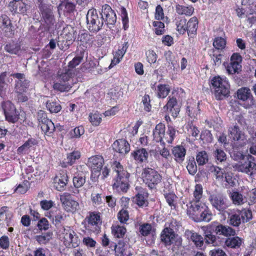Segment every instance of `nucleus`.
<instances>
[{"label": "nucleus", "mask_w": 256, "mask_h": 256, "mask_svg": "<svg viewBox=\"0 0 256 256\" xmlns=\"http://www.w3.org/2000/svg\"><path fill=\"white\" fill-rule=\"evenodd\" d=\"M112 166L114 172L116 173L113 178V189L118 192H126L130 186V174L118 162L115 161Z\"/></svg>", "instance_id": "1"}, {"label": "nucleus", "mask_w": 256, "mask_h": 256, "mask_svg": "<svg viewBox=\"0 0 256 256\" xmlns=\"http://www.w3.org/2000/svg\"><path fill=\"white\" fill-rule=\"evenodd\" d=\"M187 213L190 218L196 222H210L212 214L204 203L187 205Z\"/></svg>", "instance_id": "2"}, {"label": "nucleus", "mask_w": 256, "mask_h": 256, "mask_svg": "<svg viewBox=\"0 0 256 256\" xmlns=\"http://www.w3.org/2000/svg\"><path fill=\"white\" fill-rule=\"evenodd\" d=\"M210 88L217 100H222L229 96L230 85L226 78L214 77L211 80Z\"/></svg>", "instance_id": "3"}, {"label": "nucleus", "mask_w": 256, "mask_h": 256, "mask_svg": "<svg viewBox=\"0 0 256 256\" xmlns=\"http://www.w3.org/2000/svg\"><path fill=\"white\" fill-rule=\"evenodd\" d=\"M95 8L90 9L86 16V28L91 32L97 33L104 26V20Z\"/></svg>", "instance_id": "4"}, {"label": "nucleus", "mask_w": 256, "mask_h": 256, "mask_svg": "<svg viewBox=\"0 0 256 256\" xmlns=\"http://www.w3.org/2000/svg\"><path fill=\"white\" fill-rule=\"evenodd\" d=\"M142 178L144 183L151 190L156 189L162 180V176L158 171L149 168L143 169Z\"/></svg>", "instance_id": "5"}, {"label": "nucleus", "mask_w": 256, "mask_h": 256, "mask_svg": "<svg viewBox=\"0 0 256 256\" xmlns=\"http://www.w3.org/2000/svg\"><path fill=\"white\" fill-rule=\"evenodd\" d=\"M252 218V212L250 210H236L229 214V224L233 226L238 227L242 223L250 221Z\"/></svg>", "instance_id": "6"}, {"label": "nucleus", "mask_w": 256, "mask_h": 256, "mask_svg": "<svg viewBox=\"0 0 256 256\" xmlns=\"http://www.w3.org/2000/svg\"><path fill=\"white\" fill-rule=\"evenodd\" d=\"M238 172L247 174L253 178H256V163L254 158L250 155L246 156L236 166Z\"/></svg>", "instance_id": "7"}, {"label": "nucleus", "mask_w": 256, "mask_h": 256, "mask_svg": "<svg viewBox=\"0 0 256 256\" xmlns=\"http://www.w3.org/2000/svg\"><path fill=\"white\" fill-rule=\"evenodd\" d=\"M160 240L166 246L172 244L179 248L182 244V238L175 232L168 231V228H164L160 234Z\"/></svg>", "instance_id": "8"}, {"label": "nucleus", "mask_w": 256, "mask_h": 256, "mask_svg": "<svg viewBox=\"0 0 256 256\" xmlns=\"http://www.w3.org/2000/svg\"><path fill=\"white\" fill-rule=\"evenodd\" d=\"M6 120L9 122L16 123L20 118V112L11 102L7 100L2 103Z\"/></svg>", "instance_id": "9"}, {"label": "nucleus", "mask_w": 256, "mask_h": 256, "mask_svg": "<svg viewBox=\"0 0 256 256\" xmlns=\"http://www.w3.org/2000/svg\"><path fill=\"white\" fill-rule=\"evenodd\" d=\"M104 24L107 28L112 29L116 22V16L114 10L108 4H104L102 6L101 11L99 12Z\"/></svg>", "instance_id": "10"}, {"label": "nucleus", "mask_w": 256, "mask_h": 256, "mask_svg": "<svg viewBox=\"0 0 256 256\" xmlns=\"http://www.w3.org/2000/svg\"><path fill=\"white\" fill-rule=\"evenodd\" d=\"M37 119L38 126L45 134L50 136L54 132L56 128L54 124L47 118V115L44 111L38 112Z\"/></svg>", "instance_id": "11"}, {"label": "nucleus", "mask_w": 256, "mask_h": 256, "mask_svg": "<svg viewBox=\"0 0 256 256\" xmlns=\"http://www.w3.org/2000/svg\"><path fill=\"white\" fill-rule=\"evenodd\" d=\"M40 10L46 27L49 30L55 23L52 7L50 5L41 4L40 6Z\"/></svg>", "instance_id": "12"}, {"label": "nucleus", "mask_w": 256, "mask_h": 256, "mask_svg": "<svg viewBox=\"0 0 256 256\" xmlns=\"http://www.w3.org/2000/svg\"><path fill=\"white\" fill-rule=\"evenodd\" d=\"M11 76L16 78L15 91L16 93H23L29 86L30 81L26 78L25 75L22 73H14L10 74Z\"/></svg>", "instance_id": "13"}, {"label": "nucleus", "mask_w": 256, "mask_h": 256, "mask_svg": "<svg viewBox=\"0 0 256 256\" xmlns=\"http://www.w3.org/2000/svg\"><path fill=\"white\" fill-rule=\"evenodd\" d=\"M0 32L8 38L12 37L14 34V26L10 18L6 15L0 16Z\"/></svg>", "instance_id": "14"}, {"label": "nucleus", "mask_w": 256, "mask_h": 256, "mask_svg": "<svg viewBox=\"0 0 256 256\" xmlns=\"http://www.w3.org/2000/svg\"><path fill=\"white\" fill-rule=\"evenodd\" d=\"M180 108L176 98L174 96H169L168 102L163 108L166 110L168 114H170L174 118H176L179 114Z\"/></svg>", "instance_id": "15"}, {"label": "nucleus", "mask_w": 256, "mask_h": 256, "mask_svg": "<svg viewBox=\"0 0 256 256\" xmlns=\"http://www.w3.org/2000/svg\"><path fill=\"white\" fill-rule=\"evenodd\" d=\"M60 200L65 210L68 212H75L79 208L78 203L71 198V195L68 192H64L60 196Z\"/></svg>", "instance_id": "16"}, {"label": "nucleus", "mask_w": 256, "mask_h": 256, "mask_svg": "<svg viewBox=\"0 0 256 256\" xmlns=\"http://www.w3.org/2000/svg\"><path fill=\"white\" fill-rule=\"evenodd\" d=\"M208 200L212 206L220 212H224L228 207L224 198L220 194H210Z\"/></svg>", "instance_id": "17"}, {"label": "nucleus", "mask_w": 256, "mask_h": 256, "mask_svg": "<svg viewBox=\"0 0 256 256\" xmlns=\"http://www.w3.org/2000/svg\"><path fill=\"white\" fill-rule=\"evenodd\" d=\"M10 10L14 14H26L29 6L22 0H13L8 4Z\"/></svg>", "instance_id": "18"}, {"label": "nucleus", "mask_w": 256, "mask_h": 256, "mask_svg": "<svg viewBox=\"0 0 256 256\" xmlns=\"http://www.w3.org/2000/svg\"><path fill=\"white\" fill-rule=\"evenodd\" d=\"M136 190L137 194L134 198V202L140 207L147 206L148 204V194L146 190L142 187H136Z\"/></svg>", "instance_id": "19"}, {"label": "nucleus", "mask_w": 256, "mask_h": 256, "mask_svg": "<svg viewBox=\"0 0 256 256\" xmlns=\"http://www.w3.org/2000/svg\"><path fill=\"white\" fill-rule=\"evenodd\" d=\"M87 218L88 228L94 232H98L100 230L98 224L102 223L100 213L91 212Z\"/></svg>", "instance_id": "20"}, {"label": "nucleus", "mask_w": 256, "mask_h": 256, "mask_svg": "<svg viewBox=\"0 0 256 256\" xmlns=\"http://www.w3.org/2000/svg\"><path fill=\"white\" fill-rule=\"evenodd\" d=\"M166 127L164 124L160 123L156 125L153 130V140L156 142H160L162 146L166 145Z\"/></svg>", "instance_id": "21"}, {"label": "nucleus", "mask_w": 256, "mask_h": 256, "mask_svg": "<svg viewBox=\"0 0 256 256\" xmlns=\"http://www.w3.org/2000/svg\"><path fill=\"white\" fill-rule=\"evenodd\" d=\"M68 182V176L65 170L60 171L54 178V187L58 191L64 190Z\"/></svg>", "instance_id": "22"}, {"label": "nucleus", "mask_w": 256, "mask_h": 256, "mask_svg": "<svg viewBox=\"0 0 256 256\" xmlns=\"http://www.w3.org/2000/svg\"><path fill=\"white\" fill-rule=\"evenodd\" d=\"M184 234L187 238L194 243L196 248L198 249H202L204 246V239L202 236L190 230H186Z\"/></svg>", "instance_id": "23"}, {"label": "nucleus", "mask_w": 256, "mask_h": 256, "mask_svg": "<svg viewBox=\"0 0 256 256\" xmlns=\"http://www.w3.org/2000/svg\"><path fill=\"white\" fill-rule=\"evenodd\" d=\"M198 25V20L196 16L190 18L186 24V32L190 42H194V38L196 34Z\"/></svg>", "instance_id": "24"}, {"label": "nucleus", "mask_w": 256, "mask_h": 256, "mask_svg": "<svg viewBox=\"0 0 256 256\" xmlns=\"http://www.w3.org/2000/svg\"><path fill=\"white\" fill-rule=\"evenodd\" d=\"M113 150L120 154H124L130 150V146L124 139L116 140L112 144Z\"/></svg>", "instance_id": "25"}, {"label": "nucleus", "mask_w": 256, "mask_h": 256, "mask_svg": "<svg viewBox=\"0 0 256 256\" xmlns=\"http://www.w3.org/2000/svg\"><path fill=\"white\" fill-rule=\"evenodd\" d=\"M238 98L242 100L250 101L249 105L252 106L254 104V100L252 94L250 90L248 88H242L237 92Z\"/></svg>", "instance_id": "26"}, {"label": "nucleus", "mask_w": 256, "mask_h": 256, "mask_svg": "<svg viewBox=\"0 0 256 256\" xmlns=\"http://www.w3.org/2000/svg\"><path fill=\"white\" fill-rule=\"evenodd\" d=\"M214 231L217 234L228 236H234L236 230L228 226H224L222 224H218L213 227Z\"/></svg>", "instance_id": "27"}, {"label": "nucleus", "mask_w": 256, "mask_h": 256, "mask_svg": "<svg viewBox=\"0 0 256 256\" xmlns=\"http://www.w3.org/2000/svg\"><path fill=\"white\" fill-rule=\"evenodd\" d=\"M131 156L138 163H142L148 160V152L146 148H140L132 152Z\"/></svg>", "instance_id": "28"}, {"label": "nucleus", "mask_w": 256, "mask_h": 256, "mask_svg": "<svg viewBox=\"0 0 256 256\" xmlns=\"http://www.w3.org/2000/svg\"><path fill=\"white\" fill-rule=\"evenodd\" d=\"M229 136L233 140H244L245 139L244 133L240 130L239 127L234 125L228 129Z\"/></svg>", "instance_id": "29"}, {"label": "nucleus", "mask_w": 256, "mask_h": 256, "mask_svg": "<svg viewBox=\"0 0 256 256\" xmlns=\"http://www.w3.org/2000/svg\"><path fill=\"white\" fill-rule=\"evenodd\" d=\"M104 160L101 156H95L88 158V165L92 170H100L103 166Z\"/></svg>", "instance_id": "30"}, {"label": "nucleus", "mask_w": 256, "mask_h": 256, "mask_svg": "<svg viewBox=\"0 0 256 256\" xmlns=\"http://www.w3.org/2000/svg\"><path fill=\"white\" fill-rule=\"evenodd\" d=\"M64 238L69 243L72 244L73 247L78 246V238L76 236L75 232L70 227L64 228Z\"/></svg>", "instance_id": "31"}, {"label": "nucleus", "mask_w": 256, "mask_h": 256, "mask_svg": "<svg viewBox=\"0 0 256 256\" xmlns=\"http://www.w3.org/2000/svg\"><path fill=\"white\" fill-rule=\"evenodd\" d=\"M46 216L52 220V223L56 226L60 224L66 218L64 214L56 208L55 210H51Z\"/></svg>", "instance_id": "32"}, {"label": "nucleus", "mask_w": 256, "mask_h": 256, "mask_svg": "<svg viewBox=\"0 0 256 256\" xmlns=\"http://www.w3.org/2000/svg\"><path fill=\"white\" fill-rule=\"evenodd\" d=\"M76 6L72 2L69 0L62 1L58 6V10L59 13L63 10L64 14H70L74 10Z\"/></svg>", "instance_id": "33"}, {"label": "nucleus", "mask_w": 256, "mask_h": 256, "mask_svg": "<svg viewBox=\"0 0 256 256\" xmlns=\"http://www.w3.org/2000/svg\"><path fill=\"white\" fill-rule=\"evenodd\" d=\"M242 242V239L238 236L226 238L224 242V247L227 248H239Z\"/></svg>", "instance_id": "34"}, {"label": "nucleus", "mask_w": 256, "mask_h": 256, "mask_svg": "<svg viewBox=\"0 0 256 256\" xmlns=\"http://www.w3.org/2000/svg\"><path fill=\"white\" fill-rule=\"evenodd\" d=\"M202 186L200 184H196L194 188V190L193 192L194 199L190 201L187 205L190 206V204H197V203H202L200 200L202 198Z\"/></svg>", "instance_id": "35"}, {"label": "nucleus", "mask_w": 256, "mask_h": 256, "mask_svg": "<svg viewBox=\"0 0 256 256\" xmlns=\"http://www.w3.org/2000/svg\"><path fill=\"white\" fill-rule=\"evenodd\" d=\"M172 153L177 162H182L186 156V150L183 146H177L172 148Z\"/></svg>", "instance_id": "36"}, {"label": "nucleus", "mask_w": 256, "mask_h": 256, "mask_svg": "<svg viewBox=\"0 0 256 256\" xmlns=\"http://www.w3.org/2000/svg\"><path fill=\"white\" fill-rule=\"evenodd\" d=\"M4 50L8 53L12 54H18L21 50L20 45L14 42L6 44L4 47Z\"/></svg>", "instance_id": "37"}, {"label": "nucleus", "mask_w": 256, "mask_h": 256, "mask_svg": "<svg viewBox=\"0 0 256 256\" xmlns=\"http://www.w3.org/2000/svg\"><path fill=\"white\" fill-rule=\"evenodd\" d=\"M72 86V83H68L56 78L53 84L54 90L60 92L68 91Z\"/></svg>", "instance_id": "38"}, {"label": "nucleus", "mask_w": 256, "mask_h": 256, "mask_svg": "<svg viewBox=\"0 0 256 256\" xmlns=\"http://www.w3.org/2000/svg\"><path fill=\"white\" fill-rule=\"evenodd\" d=\"M12 78H7L6 72H2L0 74V94H2L8 86V83L12 82Z\"/></svg>", "instance_id": "39"}, {"label": "nucleus", "mask_w": 256, "mask_h": 256, "mask_svg": "<svg viewBox=\"0 0 256 256\" xmlns=\"http://www.w3.org/2000/svg\"><path fill=\"white\" fill-rule=\"evenodd\" d=\"M73 75L74 74L72 72V70L68 68L67 70H65V72H58L56 78L57 80H59L72 84V82H70V80L72 78Z\"/></svg>", "instance_id": "40"}, {"label": "nucleus", "mask_w": 256, "mask_h": 256, "mask_svg": "<svg viewBox=\"0 0 256 256\" xmlns=\"http://www.w3.org/2000/svg\"><path fill=\"white\" fill-rule=\"evenodd\" d=\"M126 231V228L124 226L113 224L112 226V232L115 238H122L125 235Z\"/></svg>", "instance_id": "41"}, {"label": "nucleus", "mask_w": 256, "mask_h": 256, "mask_svg": "<svg viewBox=\"0 0 256 256\" xmlns=\"http://www.w3.org/2000/svg\"><path fill=\"white\" fill-rule=\"evenodd\" d=\"M213 156L217 163L222 162L226 160V152L222 148H216L213 152Z\"/></svg>", "instance_id": "42"}, {"label": "nucleus", "mask_w": 256, "mask_h": 256, "mask_svg": "<svg viewBox=\"0 0 256 256\" xmlns=\"http://www.w3.org/2000/svg\"><path fill=\"white\" fill-rule=\"evenodd\" d=\"M176 12L178 14H184L188 16H190L194 12V8L192 6H185L178 4L176 8Z\"/></svg>", "instance_id": "43"}, {"label": "nucleus", "mask_w": 256, "mask_h": 256, "mask_svg": "<svg viewBox=\"0 0 256 256\" xmlns=\"http://www.w3.org/2000/svg\"><path fill=\"white\" fill-rule=\"evenodd\" d=\"M86 182V176L83 173L77 174L73 178V184L76 188L82 187Z\"/></svg>", "instance_id": "44"}, {"label": "nucleus", "mask_w": 256, "mask_h": 256, "mask_svg": "<svg viewBox=\"0 0 256 256\" xmlns=\"http://www.w3.org/2000/svg\"><path fill=\"white\" fill-rule=\"evenodd\" d=\"M52 232H47L42 235H38L35 236L36 240L40 244H46L52 239Z\"/></svg>", "instance_id": "45"}, {"label": "nucleus", "mask_w": 256, "mask_h": 256, "mask_svg": "<svg viewBox=\"0 0 256 256\" xmlns=\"http://www.w3.org/2000/svg\"><path fill=\"white\" fill-rule=\"evenodd\" d=\"M170 88L168 84H159L158 86V96L159 98H165L168 94Z\"/></svg>", "instance_id": "46"}, {"label": "nucleus", "mask_w": 256, "mask_h": 256, "mask_svg": "<svg viewBox=\"0 0 256 256\" xmlns=\"http://www.w3.org/2000/svg\"><path fill=\"white\" fill-rule=\"evenodd\" d=\"M176 130L171 126H168V130L166 133L165 141L168 144H172L176 137Z\"/></svg>", "instance_id": "47"}, {"label": "nucleus", "mask_w": 256, "mask_h": 256, "mask_svg": "<svg viewBox=\"0 0 256 256\" xmlns=\"http://www.w3.org/2000/svg\"><path fill=\"white\" fill-rule=\"evenodd\" d=\"M210 170L214 173L216 178L218 180L222 181L224 179V176L226 173L224 169L218 166H212L210 168Z\"/></svg>", "instance_id": "48"}, {"label": "nucleus", "mask_w": 256, "mask_h": 256, "mask_svg": "<svg viewBox=\"0 0 256 256\" xmlns=\"http://www.w3.org/2000/svg\"><path fill=\"white\" fill-rule=\"evenodd\" d=\"M152 230L151 224L144 223L139 225L138 232L142 236H146L150 234Z\"/></svg>", "instance_id": "49"}, {"label": "nucleus", "mask_w": 256, "mask_h": 256, "mask_svg": "<svg viewBox=\"0 0 256 256\" xmlns=\"http://www.w3.org/2000/svg\"><path fill=\"white\" fill-rule=\"evenodd\" d=\"M46 106L48 110L51 113H58L60 111L62 106L60 104L56 102L48 101L46 102Z\"/></svg>", "instance_id": "50"}, {"label": "nucleus", "mask_w": 256, "mask_h": 256, "mask_svg": "<svg viewBox=\"0 0 256 256\" xmlns=\"http://www.w3.org/2000/svg\"><path fill=\"white\" fill-rule=\"evenodd\" d=\"M186 168L188 173L191 175H194L197 172V166L194 157H190L188 160Z\"/></svg>", "instance_id": "51"}, {"label": "nucleus", "mask_w": 256, "mask_h": 256, "mask_svg": "<svg viewBox=\"0 0 256 256\" xmlns=\"http://www.w3.org/2000/svg\"><path fill=\"white\" fill-rule=\"evenodd\" d=\"M242 66L238 63H234V62H230V63L226 67L227 72L230 74H234L238 73L239 70H241Z\"/></svg>", "instance_id": "52"}, {"label": "nucleus", "mask_w": 256, "mask_h": 256, "mask_svg": "<svg viewBox=\"0 0 256 256\" xmlns=\"http://www.w3.org/2000/svg\"><path fill=\"white\" fill-rule=\"evenodd\" d=\"M226 187H234L236 185V180L232 172H226L224 176Z\"/></svg>", "instance_id": "53"}, {"label": "nucleus", "mask_w": 256, "mask_h": 256, "mask_svg": "<svg viewBox=\"0 0 256 256\" xmlns=\"http://www.w3.org/2000/svg\"><path fill=\"white\" fill-rule=\"evenodd\" d=\"M196 160L199 166H202L208 162V156L205 151L198 152L196 156Z\"/></svg>", "instance_id": "54"}, {"label": "nucleus", "mask_w": 256, "mask_h": 256, "mask_svg": "<svg viewBox=\"0 0 256 256\" xmlns=\"http://www.w3.org/2000/svg\"><path fill=\"white\" fill-rule=\"evenodd\" d=\"M36 144V141L34 138H30L26 140L22 146L18 149V153H22L24 151L28 150L29 148Z\"/></svg>", "instance_id": "55"}, {"label": "nucleus", "mask_w": 256, "mask_h": 256, "mask_svg": "<svg viewBox=\"0 0 256 256\" xmlns=\"http://www.w3.org/2000/svg\"><path fill=\"white\" fill-rule=\"evenodd\" d=\"M80 152L78 151H74L68 153L67 154L66 162L70 165H72L76 162V160L80 158Z\"/></svg>", "instance_id": "56"}, {"label": "nucleus", "mask_w": 256, "mask_h": 256, "mask_svg": "<svg viewBox=\"0 0 256 256\" xmlns=\"http://www.w3.org/2000/svg\"><path fill=\"white\" fill-rule=\"evenodd\" d=\"M120 12L122 21L123 28L124 30H126L128 28V18L126 10L124 7H121Z\"/></svg>", "instance_id": "57"}, {"label": "nucleus", "mask_w": 256, "mask_h": 256, "mask_svg": "<svg viewBox=\"0 0 256 256\" xmlns=\"http://www.w3.org/2000/svg\"><path fill=\"white\" fill-rule=\"evenodd\" d=\"M226 45V41L222 37H216L213 42L214 46L217 50H223Z\"/></svg>", "instance_id": "58"}, {"label": "nucleus", "mask_w": 256, "mask_h": 256, "mask_svg": "<svg viewBox=\"0 0 256 256\" xmlns=\"http://www.w3.org/2000/svg\"><path fill=\"white\" fill-rule=\"evenodd\" d=\"M89 120L93 126H98L102 121V116L100 113L95 112L89 115Z\"/></svg>", "instance_id": "59"}, {"label": "nucleus", "mask_w": 256, "mask_h": 256, "mask_svg": "<svg viewBox=\"0 0 256 256\" xmlns=\"http://www.w3.org/2000/svg\"><path fill=\"white\" fill-rule=\"evenodd\" d=\"M84 52H80V54L76 56L68 63L69 68H73L78 66L83 60Z\"/></svg>", "instance_id": "60"}, {"label": "nucleus", "mask_w": 256, "mask_h": 256, "mask_svg": "<svg viewBox=\"0 0 256 256\" xmlns=\"http://www.w3.org/2000/svg\"><path fill=\"white\" fill-rule=\"evenodd\" d=\"M180 226V224L179 222H178L176 220L172 219L170 222L166 224L164 228H168V231L174 232L175 230H178Z\"/></svg>", "instance_id": "61"}, {"label": "nucleus", "mask_w": 256, "mask_h": 256, "mask_svg": "<svg viewBox=\"0 0 256 256\" xmlns=\"http://www.w3.org/2000/svg\"><path fill=\"white\" fill-rule=\"evenodd\" d=\"M153 26L155 27L154 31L157 35H161L164 32V24L160 21H155L152 23Z\"/></svg>", "instance_id": "62"}, {"label": "nucleus", "mask_w": 256, "mask_h": 256, "mask_svg": "<svg viewBox=\"0 0 256 256\" xmlns=\"http://www.w3.org/2000/svg\"><path fill=\"white\" fill-rule=\"evenodd\" d=\"M234 203L236 204H241L244 202V199L242 194L237 192H233L231 196Z\"/></svg>", "instance_id": "63"}, {"label": "nucleus", "mask_w": 256, "mask_h": 256, "mask_svg": "<svg viewBox=\"0 0 256 256\" xmlns=\"http://www.w3.org/2000/svg\"><path fill=\"white\" fill-rule=\"evenodd\" d=\"M50 223L47 219L45 218H42L40 219L37 224V226L40 230H46L50 228Z\"/></svg>", "instance_id": "64"}]
</instances>
